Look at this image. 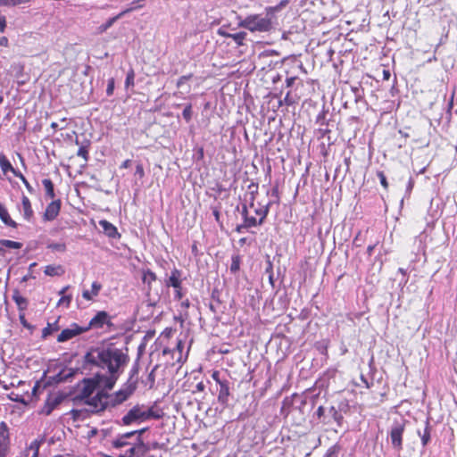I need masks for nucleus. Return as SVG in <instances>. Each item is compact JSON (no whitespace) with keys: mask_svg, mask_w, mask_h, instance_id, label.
Masks as SVG:
<instances>
[{"mask_svg":"<svg viewBox=\"0 0 457 457\" xmlns=\"http://www.w3.org/2000/svg\"><path fill=\"white\" fill-rule=\"evenodd\" d=\"M114 386H107L100 372L96 373L93 377L83 378L79 386L78 397L84 401L93 395L94 392L99 388L112 390Z\"/></svg>","mask_w":457,"mask_h":457,"instance_id":"obj_3","label":"nucleus"},{"mask_svg":"<svg viewBox=\"0 0 457 457\" xmlns=\"http://www.w3.org/2000/svg\"><path fill=\"white\" fill-rule=\"evenodd\" d=\"M270 203H268L265 205H260L256 207L254 205L253 212L256 216H251L248 212V207L246 204L242 206L241 214L243 216L244 221H245L246 226H260L263 223L266 219L269 210H270Z\"/></svg>","mask_w":457,"mask_h":457,"instance_id":"obj_5","label":"nucleus"},{"mask_svg":"<svg viewBox=\"0 0 457 457\" xmlns=\"http://www.w3.org/2000/svg\"><path fill=\"white\" fill-rule=\"evenodd\" d=\"M62 202L60 199L54 200L49 203L43 214V219L47 221H52L57 218L61 211Z\"/></svg>","mask_w":457,"mask_h":457,"instance_id":"obj_12","label":"nucleus"},{"mask_svg":"<svg viewBox=\"0 0 457 457\" xmlns=\"http://www.w3.org/2000/svg\"><path fill=\"white\" fill-rule=\"evenodd\" d=\"M241 262H242V260H241V257L239 254L232 255L231 264L229 267L231 273L235 274L240 270Z\"/></svg>","mask_w":457,"mask_h":457,"instance_id":"obj_29","label":"nucleus"},{"mask_svg":"<svg viewBox=\"0 0 457 457\" xmlns=\"http://www.w3.org/2000/svg\"><path fill=\"white\" fill-rule=\"evenodd\" d=\"M299 99H300L299 96L295 97L292 96V92L288 91L287 93L286 96L284 97V99L279 101V105L281 106L284 104L287 106H291V105L296 104Z\"/></svg>","mask_w":457,"mask_h":457,"instance_id":"obj_30","label":"nucleus"},{"mask_svg":"<svg viewBox=\"0 0 457 457\" xmlns=\"http://www.w3.org/2000/svg\"><path fill=\"white\" fill-rule=\"evenodd\" d=\"M14 176L21 180V182L24 184V186L29 192L32 191L31 185L21 171L18 170V172Z\"/></svg>","mask_w":457,"mask_h":457,"instance_id":"obj_44","label":"nucleus"},{"mask_svg":"<svg viewBox=\"0 0 457 457\" xmlns=\"http://www.w3.org/2000/svg\"><path fill=\"white\" fill-rule=\"evenodd\" d=\"M183 348H184L183 342L181 340H179L174 351H178V352L181 353L183 351Z\"/></svg>","mask_w":457,"mask_h":457,"instance_id":"obj_61","label":"nucleus"},{"mask_svg":"<svg viewBox=\"0 0 457 457\" xmlns=\"http://www.w3.org/2000/svg\"><path fill=\"white\" fill-rule=\"evenodd\" d=\"M143 282L147 283L148 286H150L153 282H154L157 279V277L154 271L151 270H146L143 273Z\"/></svg>","mask_w":457,"mask_h":457,"instance_id":"obj_33","label":"nucleus"},{"mask_svg":"<svg viewBox=\"0 0 457 457\" xmlns=\"http://www.w3.org/2000/svg\"><path fill=\"white\" fill-rule=\"evenodd\" d=\"M325 413V408L323 406H319L316 411V415L318 419L321 420V418L324 416Z\"/></svg>","mask_w":457,"mask_h":457,"instance_id":"obj_57","label":"nucleus"},{"mask_svg":"<svg viewBox=\"0 0 457 457\" xmlns=\"http://www.w3.org/2000/svg\"><path fill=\"white\" fill-rule=\"evenodd\" d=\"M212 379L220 386L217 400L222 405H228L230 396V383L225 378H221L220 370H213L212 372Z\"/></svg>","mask_w":457,"mask_h":457,"instance_id":"obj_8","label":"nucleus"},{"mask_svg":"<svg viewBox=\"0 0 457 457\" xmlns=\"http://www.w3.org/2000/svg\"><path fill=\"white\" fill-rule=\"evenodd\" d=\"M0 442L10 443V433L7 424L4 421L0 422Z\"/></svg>","mask_w":457,"mask_h":457,"instance_id":"obj_25","label":"nucleus"},{"mask_svg":"<svg viewBox=\"0 0 457 457\" xmlns=\"http://www.w3.org/2000/svg\"><path fill=\"white\" fill-rule=\"evenodd\" d=\"M46 441L45 437H41L40 439H35L31 442L29 445V450L33 451L32 457H38L39 448L40 446Z\"/></svg>","mask_w":457,"mask_h":457,"instance_id":"obj_26","label":"nucleus"},{"mask_svg":"<svg viewBox=\"0 0 457 457\" xmlns=\"http://www.w3.org/2000/svg\"><path fill=\"white\" fill-rule=\"evenodd\" d=\"M7 27L6 18L4 15H0V32H4Z\"/></svg>","mask_w":457,"mask_h":457,"instance_id":"obj_52","label":"nucleus"},{"mask_svg":"<svg viewBox=\"0 0 457 457\" xmlns=\"http://www.w3.org/2000/svg\"><path fill=\"white\" fill-rule=\"evenodd\" d=\"M61 398L57 396H49L42 408L41 412L45 415H50L52 411L60 404Z\"/></svg>","mask_w":457,"mask_h":457,"instance_id":"obj_17","label":"nucleus"},{"mask_svg":"<svg viewBox=\"0 0 457 457\" xmlns=\"http://www.w3.org/2000/svg\"><path fill=\"white\" fill-rule=\"evenodd\" d=\"M212 214L215 218V220L220 223V212L217 207L212 208Z\"/></svg>","mask_w":457,"mask_h":457,"instance_id":"obj_56","label":"nucleus"},{"mask_svg":"<svg viewBox=\"0 0 457 457\" xmlns=\"http://www.w3.org/2000/svg\"><path fill=\"white\" fill-rule=\"evenodd\" d=\"M11 444L0 442V457H8L10 453Z\"/></svg>","mask_w":457,"mask_h":457,"instance_id":"obj_38","label":"nucleus"},{"mask_svg":"<svg viewBox=\"0 0 457 457\" xmlns=\"http://www.w3.org/2000/svg\"><path fill=\"white\" fill-rule=\"evenodd\" d=\"M196 157H197V160H199V161L204 160V150L203 146H200L199 148H197V150H196Z\"/></svg>","mask_w":457,"mask_h":457,"instance_id":"obj_55","label":"nucleus"},{"mask_svg":"<svg viewBox=\"0 0 457 457\" xmlns=\"http://www.w3.org/2000/svg\"><path fill=\"white\" fill-rule=\"evenodd\" d=\"M127 445L128 442L122 436H120L118 438L112 441V446L115 448H121Z\"/></svg>","mask_w":457,"mask_h":457,"instance_id":"obj_41","label":"nucleus"},{"mask_svg":"<svg viewBox=\"0 0 457 457\" xmlns=\"http://www.w3.org/2000/svg\"><path fill=\"white\" fill-rule=\"evenodd\" d=\"M21 211L23 212V218L26 220L30 221L33 219L34 211L31 206V202H30L29 198L25 195H22V197H21Z\"/></svg>","mask_w":457,"mask_h":457,"instance_id":"obj_15","label":"nucleus"},{"mask_svg":"<svg viewBox=\"0 0 457 457\" xmlns=\"http://www.w3.org/2000/svg\"><path fill=\"white\" fill-rule=\"evenodd\" d=\"M58 330V327H53L50 323L47 324L46 328L42 330V337L46 338L48 336L52 335L54 331Z\"/></svg>","mask_w":457,"mask_h":457,"instance_id":"obj_40","label":"nucleus"},{"mask_svg":"<svg viewBox=\"0 0 457 457\" xmlns=\"http://www.w3.org/2000/svg\"><path fill=\"white\" fill-rule=\"evenodd\" d=\"M44 273L49 277H61L65 273V269L61 264H49L45 267Z\"/></svg>","mask_w":457,"mask_h":457,"instance_id":"obj_18","label":"nucleus"},{"mask_svg":"<svg viewBox=\"0 0 457 457\" xmlns=\"http://www.w3.org/2000/svg\"><path fill=\"white\" fill-rule=\"evenodd\" d=\"M377 176L379 179L381 186L384 187V189L387 190L389 185H388V182L386 180V177L384 174V172L383 171H378L377 172Z\"/></svg>","mask_w":457,"mask_h":457,"instance_id":"obj_45","label":"nucleus"},{"mask_svg":"<svg viewBox=\"0 0 457 457\" xmlns=\"http://www.w3.org/2000/svg\"><path fill=\"white\" fill-rule=\"evenodd\" d=\"M0 168L4 174H6L7 172H12L13 175H15L18 172V170L12 167L10 161L3 153H0Z\"/></svg>","mask_w":457,"mask_h":457,"instance_id":"obj_20","label":"nucleus"},{"mask_svg":"<svg viewBox=\"0 0 457 457\" xmlns=\"http://www.w3.org/2000/svg\"><path fill=\"white\" fill-rule=\"evenodd\" d=\"M144 447H145L144 442L142 441L141 438H138V444L130 447L124 454L126 456L134 457L136 455V453L139 451H141V453L143 454Z\"/></svg>","mask_w":457,"mask_h":457,"instance_id":"obj_24","label":"nucleus"},{"mask_svg":"<svg viewBox=\"0 0 457 457\" xmlns=\"http://www.w3.org/2000/svg\"><path fill=\"white\" fill-rule=\"evenodd\" d=\"M296 79H298V78H297L296 76L287 77V78L286 79V86H287V87H291L294 85V83H295V81Z\"/></svg>","mask_w":457,"mask_h":457,"instance_id":"obj_54","label":"nucleus"},{"mask_svg":"<svg viewBox=\"0 0 457 457\" xmlns=\"http://www.w3.org/2000/svg\"><path fill=\"white\" fill-rule=\"evenodd\" d=\"M102 289V285L99 282H93L91 286V290H84L82 292V297L87 301H92L95 297H96Z\"/></svg>","mask_w":457,"mask_h":457,"instance_id":"obj_19","label":"nucleus"},{"mask_svg":"<svg viewBox=\"0 0 457 457\" xmlns=\"http://www.w3.org/2000/svg\"><path fill=\"white\" fill-rule=\"evenodd\" d=\"M192 78H193V73H189V74L183 75V76L179 77L176 83L177 87L179 88L180 87H182L185 84V82H187V80H190Z\"/></svg>","mask_w":457,"mask_h":457,"instance_id":"obj_43","label":"nucleus"},{"mask_svg":"<svg viewBox=\"0 0 457 457\" xmlns=\"http://www.w3.org/2000/svg\"><path fill=\"white\" fill-rule=\"evenodd\" d=\"M113 91H114V79H110L108 80V85H107V88H106V94L107 96H112L113 94Z\"/></svg>","mask_w":457,"mask_h":457,"instance_id":"obj_50","label":"nucleus"},{"mask_svg":"<svg viewBox=\"0 0 457 457\" xmlns=\"http://www.w3.org/2000/svg\"><path fill=\"white\" fill-rule=\"evenodd\" d=\"M42 184L45 187L46 195L49 198L54 199L55 197V193H54V183L52 182V180L49 179H45L42 180Z\"/></svg>","mask_w":457,"mask_h":457,"instance_id":"obj_23","label":"nucleus"},{"mask_svg":"<svg viewBox=\"0 0 457 457\" xmlns=\"http://www.w3.org/2000/svg\"><path fill=\"white\" fill-rule=\"evenodd\" d=\"M253 226H246V225H245V221H243V223H242V224H239V225H237V226L236 227V229H235V230H236L237 233H242L244 229H248V228H253Z\"/></svg>","mask_w":457,"mask_h":457,"instance_id":"obj_53","label":"nucleus"},{"mask_svg":"<svg viewBox=\"0 0 457 457\" xmlns=\"http://www.w3.org/2000/svg\"><path fill=\"white\" fill-rule=\"evenodd\" d=\"M71 302V295H64V296H62V298L60 299L59 301V304L62 303H66L67 305H69Z\"/></svg>","mask_w":457,"mask_h":457,"instance_id":"obj_58","label":"nucleus"},{"mask_svg":"<svg viewBox=\"0 0 457 457\" xmlns=\"http://www.w3.org/2000/svg\"><path fill=\"white\" fill-rule=\"evenodd\" d=\"M246 32L239 31L237 33L232 34V36H229V38H232L237 46H242L245 45V40L246 39Z\"/></svg>","mask_w":457,"mask_h":457,"instance_id":"obj_28","label":"nucleus"},{"mask_svg":"<svg viewBox=\"0 0 457 457\" xmlns=\"http://www.w3.org/2000/svg\"><path fill=\"white\" fill-rule=\"evenodd\" d=\"M19 320H20V322H21V324L22 325L23 328H25L28 330H29L30 333L33 332L35 327L28 322V320L26 319L25 312H19Z\"/></svg>","mask_w":457,"mask_h":457,"instance_id":"obj_35","label":"nucleus"},{"mask_svg":"<svg viewBox=\"0 0 457 457\" xmlns=\"http://www.w3.org/2000/svg\"><path fill=\"white\" fill-rule=\"evenodd\" d=\"M130 164H131V161H130V160H129V159H128V160H125V161L121 163V165H120V169H127V168H129V167L130 166Z\"/></svg>","mask_w":457,"mask_h":457,"instance_id":"obj_63","label":"nucleus"},{"mask_svg":"<svg viewBox=\"0 0 457 457\" xmlns=\"http://www.w3.org/2000/svg\"><path fill=\"white\" fill-rule=\"evenodd\" d=\"M137 386V379H128L118 391L109 396L112 405H120L127 401L134 394Z\"/></svg>","mask_w":457,"mask_h":457,"instance_id":"obj_6","label":"nucleus"},{"mask_svg":"<svg viewBox=\"0 0 457 457\" xmlns=\"http://www.w3.org/2000/svg\"><path fill=\"white\" fill-rule=\"evenodd\" d=\"M406 420L400 419L393 423L389 430L392 447L397 452H401L403 449V441Z\"/></svg>","mask_w":457,"mask_h":457,"instance_id":"obj_7","label":"nucleus"},{"mask_svg":"<svg viewBox=\"0 0 457 457\" xmlns=\"http://www.w3.org/2000/svg\"><path fill=\"white\" fill-rule=\"evenodd\" d=\"M136 174L140 178L143 179L145 177V170L144 167L141 163H137L136 166Z\"/></svg>","mask_w":457,"mask_h":457,"instance_id":"obj_51","label":"nucleus"},{"mask_svg":"<svg viewBox=\"0 0 457 457\" xmlns=\"http://www.w3.org/2000/svg\"><path fill=\"white\" fill-rule=\"evenodd\" d=\"M182 271L177 268H174L170 271V277L165 280V286L167 287L179 288V285L182 284Z\"/></svg>","mask_w":457,"mask_h":457,"instance_id":"obj_13","label":"nucleus"},{"mask_svg":"<svg viewBox=\"0 0 457 457\" xmlns=\"http://www.w3.org/2000/svg\"><path fill=\"white\" fill-rule=\"evenodd\" d=\"M330 411L333 412V417H334L335 420L337 421V423L339 426H341L342 420L344 419L343 416L336 410L335 407H331Z\"/></svg>","mask_w":457,"mask_h":457,"instance_id":"obj_48","label":"nucleus"},{"mask_svg":"<svg viewBox=\"0 0 457 457\" xmlns=\"http://www.w3.org/2000/svg\"><path fill=\"white\" fill-rule=\"evenodd\" d=\"M22 244L17 241L9 239H0V252H4L6 249H21Z\"/></svg>","mask_w":457,"mask_h":457,"instance_id":"obj_21","label":"nucleus"},{"mask_svg":"<svg viewBox=\"0 0 457 457\" xmlns=\"http://www.w3.org/2000/svg\"><path fill=\"white\" fill-rule=\"evenodd\" d=\"M185 295L183 292L182 284L179 285V288H174V299L177 301H181Z\"/></svg>","mask_w":457,"mask_h":457,"instance_id":"obj_46","label":"nucleus"},{"mask_svg":"<svg viewBox=\"0 0 457 457\" xmlns=\"http://www.w3.org/2000/svg\"><path fill=\"white\" fill-rule=\"evenodd\" d=\"M248 190H249V195H250V203H249V207L250 208H253L255 204H254V201H255V195L258 194V190H259V186L257 183L255 182H251L249 185H248Z\"/></svg>","mask_w":457,"mask_h":457,"instance_id":"obj_22","label":"nucleus"},{"mask_svg":"<svg viewBox=\"0 0 457 457\" xmlns=\"http://www.w3.org/2000/svg\"><path fill=\"white\" fill-rule=\"evenodd\" d=\"M138 371H139V367L137 364L134 365L132 367V369L130 370V372H129V377L128 379H137V374H138Z\"/></svg>","mask_w":457,"mask_h":457,"instance_id":"obj_49","label":"nucleus"},{"mask_svg":"<svg viewBox=\"0 0 457 457\" xmlns=\"http://www.w3.org/2000/svg\"><path fill=\"white\" fill-rule=\"evenodd\" d=\"M29 3V0H0V6L14 7Z\"/></svg>","mask_w":457,"mask_h":457,"instance_id":"obj_34","label":"nucleus"},{"mask_svg":"<svg viewBox=\"0 0 457 457\" xmlns=\"http://www.w3.org/2000/svg\"><path fill=\"white\" fill-rule=\"evenodd\" d=\"M420 437H421V443L422 445L425 446L428 445V443L429 442L430 440V429L428 428V426H427L424 429V432L422 435H420Z\"/></svg>","mask_w":457,"mask_h":457,"instance_id":"obj_42","label":"nucleus"},{"mask_svg":"<svg viewBox=\"0 0 457 457\" xmlns=\"http://www.w3.org/2000/svg\"><path fill=\"white\" fill-rule=\"evenodd\" d=\"M288 4V0H282L280 3L276 6H270L266 8L267 15L272 16V14L275 12H278L281 10L283 7H285Z\"/></svg>","mask_w":457,"mask_h":457,"instance_id":"obj_36","label":"nucleus"},{"mask_svg":"<svg viewBox=\"0 0 457 457\" xmlns=\"http://www.w3.org/2000/svg\"><path fill=\"white\" fill-rule=\"evenodd\" d=\"M391 73L388 70H383V79L388 80L390 79Z\"/></svg>","mask_w":457,"mask_h":457,"instance_id":"obj_64","label":"nucleus"},{"mask_svg":"<svg viewBox=\"0 0 457 457\" xmlns=\"http://www.w3.org/2000/svg\"><path fill=\"white\" fill-rule=\"evenodd\" d=\"M105 324L112 325L111 318L105 311H100L90 320L87 326H84V328H87V331L90 328H102Z\"/></svg>","mask_w":457,"mask_h":457,"instance_id":"obj_10","label":"nucleus"},{"mask_svg":"<svg viewBox=\"0 0 457 457\" xmlns=\"http://www.w3.org/2000/svg\"><path fill=\"white\" fill-rule=\"evenodd\" d=\"M163 415L162 410L155 404L147 409H145L144 405L136 404L122 417L121 420L123 425L129 426L135 422L140 423L149 420H160Z\"/></svg>","mask_w":457,"mask_h":457,"instance_id":"obj_2","label":"nucleus"},{"mask_svg":"<svg viewBox=\"0 0 457 457\" xmlns=\"http://www.w3.org/2000/svg\"><path fill=\"white\" fill-rule=\"evenodd\" d=\"M12 299L15 303L18 312H25L29 307V300L22 296L18 289L12 291Z\"/></svg>","mask_w":457,"mask_h":457,"instance_id":"obj_14","label":"nucleus"},{"mask_svg":"<svg viewBox=\"0 0 457 457\" xmlns=\"http://www.w3.org/2000/svg\"><path fill=\"white\" fill-rule=\"evenodd\" d=\"M190 306V302L188 299H186L184 301L181 300V303H180V307L184 310V311H187V309L189 308Z\"/></svg>","mask_w":457,"mask_h":457,"instance_id":"obj_59","label":"nucleus"},{"mask_svg":"<svg viewBox=\"0 0 457 457\" xmlns=\"http://www.w3.org/2000/svg\"><path fill=\"white\" fill-rule=\"evenodd\" d=\"M99 225L101 226V228L104 230V233L107 237H109L111 238H117V237H120V235L118 232L117 228L110 221H108L106 220H102L99 221Z\"/></svg>","mask_w":457,"mask_h":457,"instance_id":"obj_16","label":"nucleus"},{"mask_svg":"<svg viewBox=\"0 0 457 457\" xmlns=\"http://www.w3.org/2000/svg\"><path fill=\"white\" fill-rule=\"evenodd\" d=\"M108 391L107 389H101L95 395L85 399L84 403L91 407V411H102L106 409L108 404L107 399L110 396Z\"/></svg>","mask_w":457,"mask_h":457,"instance_id":"obj_9","label":"nucleus"},{"mask_svg":"<svg viewBox=\"0 0 457 457\" xmlns=\"http://www.w3.org/2000/svg\"><path fill=\"white\" fill-rule=\"evenodd\" d=\"M155 370L156 367H154L151 372L148 374L147 378L142 381L145 386H147L149 389H152L154 386L155 384Z\"/></svg>","mask_w":457,"mask_h":457,"instance_id":"obj_32","label":"nucleus"},{"mask_svg":"<svg viewBox=\"0 0 457 457\" xmlns=\"http://www.w3.org/2000/svg\"><path fill=\"white\" fill-rule=\"evenodd\" d=\"M238 26L251 32H267L272 29L271 16L265 17L261 14H250L240 21Z\"/></svg>","mask_w":457,"mask_h":457,"instance_id":"obj_4","label":"nucleus"},{"mask_svg":"<svg viewBox=\"0 0 457 457\" xmlns=\"http://www.w3.org/2000/svg\"><path fill=\"white\" fill-rule=\"evenodd\" d=\"M86 364L98 368L107 386H114L129 362L128 349L113 345L91 348L84 356Z\"/></svg>","mask_w":457,"mask_h":457,"instance_id":"obj_1","label":"nucleus"},{"mask_svg":"<svg viewBox=\"0 0 457 457\" xmlns=\"http://www.w3.org/2000/svg\"><path fill=\"white\" fill-rule=\"evenodd\" d=\"M46 247H47V249L51 250L52 252L64 253L67 250V245L64 242H57V243L51 242V243L47 244Z\"/></svg>","mask_w":457,"mask_h":457,"instance_id":"obj_27","label":"nucleus"},{"mask_svg":"<svg viewBox=\"0 0 457 457\" xmlns=\"http://www.w3.org/2000/svg\"><path fill=\"white\" fill-rule=\"evenodd\" d=\"M192 114H193L192 104H188L184 108V110L182 112V116H183V118L185 119V120L187 122H189L191 120V119H192Z\"/></svg>","mask_w":457,"mask_h":457,"instance_id":"obj_39","label":"nucleus"},{"mask_svg":"<svg viewBox=\"0 0 457 457\" xmlns=\"http://www.w3.org/2000/svg\"><path fill=\"white\" fill-rule=\"evenodd\" d=\"M9 46V40L6 37H0V46L7 47Z\"/></svg>","mask_w":457,"mask_h":457,"instance_id":"obj_60","label":"nucleus"},{"mask_svg":"<svg viewBox=\"0 0 457 457\" xmlns=\"http://www.w3.org/2000/svg\"><path fill=\"white\" fill-rule=\"evenodd\" d=\"M61 122L62 123V125H59L57 122H52L51 123V128L54 129V131H57L58 129L62 130V129H64L67 126V119L66 118H63Z\"/></svg>","mask_w":457,"mask_h":457,"instance_id":"obj_47","label":"nucleus"},{"mask_svg":"<svg viewBox=\"0 0 457 457\" xmlns=\"http://www.w3.org/2000/svg\"><path fill=\"white\" fill-rule=\"evenodd\" d=\"M195 387L198 392H204L205 390V385L203 381L197 383Z\"/></svg>","mask_w":457,"mask_h":457,"instance_id":"obj_62","label":"nucleus"},{"mask_svg":"<svg viewBox=\"0 0 457 457\" xmlns=\"http://www.w3.org/2000/svg\"><path fill=\"white\" fill-rule=\"evenodd\" d=\"M85 332H87V328H84V327L77 323H72L70 328L62 330L57 337V341L60 343L66 342Z\"/></svg>","mask_w":457,"mask_h":457,"instance_id":"obj_11","label":"nucleus"},{"mask_svg":"<svg viewBox=\"0 0 457 457\" xmlns=\"http://www.w3.org/2000/svg\"><path fill=\"white\" fill-rule=\"evenodd\" d=\"M77 155L81 157L84 161V162L80 166L85 167L89 159L88 146L87 145L79 146V148L77 152Z\"/></svg>","mask_w":457,"mask_h":457,"instance_id":"obj_31","label":"nucleus"},{"mask_svg":"<svg viewBox=\"0 0 457 457\" xmlns=\"http://www.w3.org/2000/svg\"><path fill=\"white\" fill-rule=\"evenodd\" d=\"M134 85H135V71L133 69H130L127 73V77L125 79V87H134Z\"/></svg>","mask_w":457,"mask_h":457,"instance_id":"obj_37","label":"nucleus"}]
</instances>
